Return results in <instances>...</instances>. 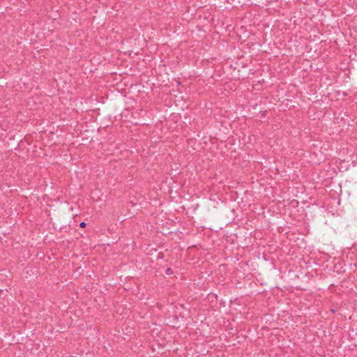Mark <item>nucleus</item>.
Instances as JSON below:
<instances>
[{"mask_svg":"<svg viewBox=\"0 0 357 357\" xmlns=\"http://www.w3.org/2000/svg\"><path fill=\"white\" fill-rule=\"evenodd\" d=\"M85 226H86V223L85 222H82L80 223V227H85Z\"/></svg>","mask_w":357,"mask_h":357,"instance_id":"nucleus-1","label":"nucleus"},{"mask_svg":"<svg viewBox=\"0 0 357 357\" xmlns=\"http://www.w3.org/2000/svg\"><path fill=\"white\" fill-rule=\"evenodd\" d=\"M167 274H170V273H171V270H170V268H167Z\"/></svg>","mask_w":357,"mask_h":357,"instance_id":"nucleus-2","label":"nucleus"}]
</instances>
